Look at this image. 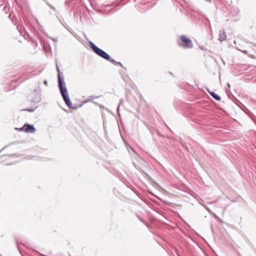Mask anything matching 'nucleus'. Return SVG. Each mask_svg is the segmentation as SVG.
I'll return each instance as SVG.
<instances>
[{
	"label": "nucleus",
	"mask_w": 256,
	"mask_h": 256,
	"mask_svg": "<svg viewBox=\"0 0 256 256\" xmlns=\"http://www.w3.org/2000/svg\"><path fill=\"white\" fill-rule=\"evenodd\" d=\"M206 209V210H207L208 212H210V210H209V208H207Z\"/></svg>",
	"instance_id": "obj_13"
},
{
	"label": "nucleus",
	"mask_w": 256,
	"mask_h": 256,
	"mask_svg": "<svg viewBox=\"0 0 256 256\" xmlns=\"http://www.w3.org/2000/svg\"><path fill=\"white\" fill-rule=\"evenodd\" d=\"M20 130L28 133H34L36 131L33 125L28 124H24Z\"/></svg>",
	"instance_id": "obj_4"
},
{
	"label": "nucleus",
	"mask_w": 256,
	"mask_h": 256,
	"mask_svg": "<svg viewBox=\"0 0 256 256\" xmlns=\"http://www.w3.org/2000/svg\"><path fill=\"white\" fill-rule=\"evenodd\" d=\"M208 92L210 94V95L215 100H216L218 101L220 100V99H221L220 97L219 96H218V94H215L214 92L208 91Z\"/></svg>",
	"instance_id": "obj_6"
},
{
	"label": "nucleus",
	"mask_w": 256,
	"mask_h": 256,
	"mask_svg": "<svg viewBox=\"0 0 256 256\" xmlns=\"http://www.w3.org/2000/svg\"><path fill=\"white\" fill-rule=\"evenodd\" d=\"M214 202H210V204H212V203H214Z\"/></svg>",
	"instance_id": "obj_14"
},
{
	"label": "nucleus",
	"mask_w": 256,
	"mask_h": 256,
	"mask_svg": "<svg viewBox=\"0 0 256 256\" xmlns=\"http://www.w3.org/2000/svg\"><path fill=\"white\" fill-rule=\"evenodd\" d=\"M108 61L110 62L116 66H120L122 67V64L120 62H118L113 58H110V60H108Z\"/></svg>",
	"instance_id": "obj_7"
},
{
	"label": "nucleus",
	"mask_w": 256,
	"mask_h": 256,
	"mask_svg": "<svg viewBox=\"0 0 256 256\" xmlns=\"http://www.w3.org/2000/svg\"><path fill=\"white\" fill-rule=\"evenodd\" d=\"M36 108V107H35L34 108H26L24 110L29 112H32Z\"/></svg>",
	"instance_id": "obj_9"
},
{
	"label": "nucleus",
	"mask_w": 256,
	"mask_h": 256,
	"mask_svg": "<svg viewBox=\"0 0 256 256\" xmlns=\"http://www.w3.org/2000/svg\"><path fill=\"white\" fill-rule=\"evenodd\" d=\"M47 80H45L44 82V84H45V85H46L47 84Z\"/></svg>",
	"instance_id": "obj_11"
},
{
	"label": "nucleus",
	"mask_w": 256,
	"mask_h": 256,
	"mask_svg": "<svg viewBox=\"0 0 256 256\" xmlns=\"http://www.w3.org/2000/svg\"><path fill=\"white\" fill-rule=\"evenodd\" d=\"M242 52L244 54H246L247 53V52L246 50H244L242 51Z\"/></svg>",
	"instance_id": "obj_12"
},
{
	"label": "nucleus",
	"mask_w": 256,
	"mask_h": 256,
	"mask_svg": "<svg viewBox=\"0 0 256 256\" xmlns=\"http://www.w3.org/2000/svg\"><path fill=\"white\" fill-rule=\"evenodd\" d=\"M89 44L91 48L98 56L106 60H110V56L106 52L98 48L92 42H90Z\"/></svg>",
	"instance_id": "obj_2"
},
{
	"label": "nucleus",
	"mask_w": 256,
	"mask_h": 256,
	"mask_svg": "<svg viewBox=\"0 0 256 256\" xmlns=\"http://www.w3.org/2000/svg\"><path fill=\"white\" fill-rule=\"evenodd\" d=\"M17 29L20 34H22L23 33V28L22 26H18Z\"/></svg>",
	"instance_id": "obj_8"
},
{
	"label": "nucleus",
	"mask_w": 256,
	"mask_h": 256,
	"mask_svg": "<svg viewBox=\"0 0 256 256\" xmlns=\"http://www.w3.org/2000/svg\"><path fill=\"white\" fill-rule=\"evenodd\" d=\"M226 40V32L224 30L220 32L218 40L220 42L225 41Z\"/></svg>",
	"instance_id": "obj_5"
},
{
	"label": "nucleus",
	"mask_w": 256,
	"mask_h": 256,
	"mask_svg": "<svg viewBox=\"0 0 256 256\" xmlns=\"http://www.w3.org/2000/svg\"><path fill=\"white\" fill-rule=\"evenodd\" d=\"M42 256H44V255H43V254H42Z\"/></svg>",
	"instance_id": "obj_15"
},
{
	"label": "nucleus",
	"mask_w": 256,
	"mask_h": 256,
	"mask_svg": "<svg viewBox=\"0 0 256 256\" xmlns=\"http://www.w3.org/2000/svg\"><path fill=\"white\" fill-rule=\"evenodd\" d=\"M56 70L58 72V84L60 94L66 105L68 106V108H72V104L70 102V100L68 96V92L66 86V83L64 81V78L62 77H61L60 75V70L58 66H56Z\"/></svg>",
	"instance_id": "obj_1"
},
{
	"label": "nucleus",
	"mask_w": 256,
	"mask_h": 256,
	"mask_svg": "<svg viewBox=\"0 0 256 256\" xmlns=\"http://www.w3.org/2000/svg\"><path fill=\"white\" fill-rule=\"evenodd\" d=\"M180 40L182 44L178 43L179 46H182L185 48H192L193 47V44L190 39L187 38L184 36H180Z\"/></svg>",
	"instance_id": "obj_3"
},
{
	"label": "nucleus",
	"mask_w": 256,
	"mask_h": 256,
	"mask_svg": "<svg viewBox=\"0 0 256 256\" xmlns=\"http://www.w3.org/2000/svg\"><path fill=\"white\" fill-rule=\"evenodd\" d=\"M122 102H120V104H118V106L117 108V112H118L119 114V110H120V104H121Z\"/></svg>",
	"instance_id": "obj_10"
}]
</instances>
